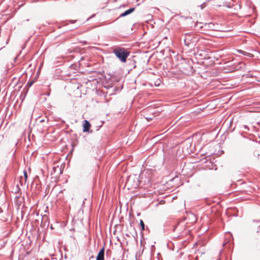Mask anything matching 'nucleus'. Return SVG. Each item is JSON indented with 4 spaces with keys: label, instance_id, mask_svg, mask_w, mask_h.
Here are the masks:
<instances>
[{
    "label": "nucleus",
    "instance_id": "2eb2a0df",
    "mask_svg": "<svg viewBox=\"0 0 260 260\" xmlns=\"http://www.w3.org/2000/svg\"><path fill=\"white\" fill-rule=\"evenodd\" d=\"M23 174H24V178H25V181H26L27 178V174L26 171H23Z\"/></svg>",
    "mask_w": 260,
    "mask_h": 260
},
{
    "label": "nucleus",
    "instance_id": "6ab92c4d",
    "mask_svg": "<svg viewBox=\"0 0 260 260\" xmlns=\"http://www.w3.org/2000/svg\"><path fill=\"white\" fill-rule=\"evenodd\" d=\"M70 21L71 22V23H74L75 21H76V20H70Z\"/></svg>",
    "mask_w": 260,
    "mask_h": 260
},
{
    "label": "nucleus",
    "instance_id": "f8f14e48",
    "mask_svg": "<svg viewBox=\"0 0 260 260\" xmlns=\"http://www.w3.org/2000/svg\"><path fill=\"white\" fill-rule=\"evenodd\" d=\"M140 226L141 228V230L142 231H144L145 230V224H144V222H143V221L141 219L140 221Z\"/></svg>",
    "mask_w": 260,
    "mask_h": 260
},
{
    "label": "nucleus",
    "instance_id": "20e7f679",
    "mask_svg": "<svg viewBox=\"0 0 260 260\" xmlns=\"http://www.w3.org/2000/svg\"><path fill=\"white\" fill-rule=\"evenodd\" d=\"M204 31L208 30H216L217 29L216 26L212 22L204 23Z\"/></svg>",
    "mask_w": 260,
    "mask_h": 260
},
{
    "label": "nucleus",
    "instance_id": "aec40b11",
    "mask_svg": "<svg viewBox=\"0 0 260 260\" xmlns=\"http://www.w3.org/2000/svg\"><path fill=\"white\" fill-rule=\"evenodd\" d=\"M164 202V201H161L159 203H157V204H156V206H157L159 204H161V202Z\"/></svg>",
    "mask_w": 260,
    "mask_h": 260
},
{
    "label": "nucleus",
    "instance_id": "dca6fc26",
    "mask_svg": "<svg viewBox=\"0 0 260 260\" xmlns=\"http://www.w3.org/2000/svg\"><path fill=\"white\" fill-rule=\"evenodd\" d=\"M146 119H147V120L148 121H150V120H151L152 119V118H151V117H146Z\"/></svg>",
    "mask_w": 260,
    "mask_h": 260
},
{
    "label": "nucleus",
    "instance_id": "f03ea898",
    "mask_svg": "<svg viewBox=\"0 0 260 260\" xmlns=\"http://www.w3.org/2000/svg\"><path fill=\"white\" fill-rule=\"evenodd\" d=\"M112 52L116 57L123 63L126 62L127 58L130 54L129 51L122 47L116 48L113 50Z\"/></svg>",
    "mask_w": 260,
    "mask_h": 260
},
{
    "label": "nucleus",
    "instance_id": "39448f33",
    "mask_svg": "<svg viewBox=\"0 0 260 260\" xmlns=\"http://www.w3.org/2000/svg\"><path fill=\"white\" fill-rule=\"evenodd\" d=\"M49 224V222L48 221V218L46 215H44L42 217V221L41 223V226L45 228L46 227H48Z\"/></svg>",
    "mask_w": 260,
    "mask_h": 260
},
{
    "label": "nucleus",
    "instance_id": "423d86ee",
    "mask_svg": "<svg viewBox=\"0 0 260 260\" xmlns=\"http://www.w3.org/2000/svg\"><path fill=\"white\" fill-rule=\"evenodd\" d=\"M91 127L90 122L86 120H84L83 125V132H89V129Z\"/></svg>",
    "mask_w": 260,
    "mask_h": 260
},
{
    "label": "nucleus",
    "instance_id": "a211bd4d",
    "mask_svg": "<svg viewBox=\"0 0 260 260\" xmlns=\"http://www.w3.org/2000/svg\"><path fill=\"white\" fill-rule=\"evenodd\" d=\"M192 216H193V217H194V221H196V220H197V218H196V217L195 215H194V214H192Z\"/></svg>",
    "mask_w": 260,
    "mask_h": 260
},
{
    "label": "nucleus",
    "instance_id": "4468645a",
    "mask_svg": "<svg viewBox=\"0 0 260 260\" xmlns=\"http://www.w3.org/2000/svg\"><path fill=\"white\" fill-rule=\"evenodd\" d=\"M34 83V81H30V82H28L27 83V85L28 86V87H30L32 86V85Z\"/></svg>",
    "mask_w": 260,
    "mask_h": 260
},
{
    "label": "nucleus",
    "instance_id": "f3484780",
    "mask_svg": "<svg viewBox=\"0 0 260 260\" xmlns=\"http://www.w3.org/2000/svg\"><path fill=\"white\" fill-rule=\"evenodd\" d=\"M50 90H49V92H48L46 94L47 95V96H49L50 95Z\"/></svg>",
    "mask_w": 260,
    "mask_h": 260
},
{
    "label": "nucleus",
    "instance_id": "0eeeda50",
    "mask_svg": "<svg viewBox=\"0 0 260 260\" xmlns=\"http://www.w3.org/2000/svg\"><path fill=\"white\" fill-rule=\"evenodd\" d=\"M105 247L103 246L99 251L96 260H104Z\"/></svg>",
    "mask_w": 260,
    "mask_h": 260
},
{
    "label": "nucleus",
    "instance_id": "ddd939ff",
    "mask_svg": "<svg viewBox=\"0 0 260 260\" xmlns=\"http://www.w3.org/2000/svg\"><path fill=\"white\" fill-rule=\"evenodd\" d=\"M206 6V3H203L202 4H201L200 6V7L201 8V9H203Z\"/></svg>",
    "mask_w": 260,
    "mask_h": 260
},
{
    "label": "nucleus",
    "instance_id": "9d476101",
    "mask_svg": "<svg viewBox=\"0 0 260 260\" xmlns=\"http://www.w3.org/2000/svg\"><path fill=\"white\" fill-rule=\"evenodd\" d=\"M57 171L59 172V174L62 173L61 168L60 167H59L58 166L53 167L52 170L51 171V175H52L54 174Z\"/></svg>",
    "mask_w": 260,
    "mask_h": 260
},
{
    "label": "nucleus",
    "instance_id": "4be33fe9",
    "mask_svg": "<svg viewBox=\"0 0 260 260\" xmlns=\"http://www.w3.org/2000/svg\"><path fill=\"white\" fill-rule=\"evenodd\" d=\"M2 212L1 208H0V212Z\"/></svg>",
    "mask_w": 260,
    "mask_h": 260
},
{
    "label": "nucleus",
    "instance_id": "b1692460",
    "mask_svg": "<svg viewBox=\"0 0 260 260\" xmlns=\"http://www.w3.org/2000/svg\"><path fill=\"white\" fill-rule=\"evenodd\" d=\"M217 260H220V259H219V258H218V259H217Z\"/></svg>",
    "mask_w": 260,
    "mask_h": 260
},
{
    "label": "nucleus",
    "instance_id": "1a4fd4ad",
    "mask_svg": "<svg viewBox=\"0 0 260 260\" xmlns=\"http://www.w3.org/2000/svg\"><path fill=\"white\" fill-rule=\"evenodd\" d=\"M135 10V8H129V9L125 11L124 12L122 13L120 15V17H125L130 14H131L132 13H133Z\"/></svg>",
    "mask_w": 260,
    "mask_h": 260
},
{
    "label": "nucleus",
    "instance_id": "6e6552de",
    "mask_svg": "<svg viewBox=\"0 0 260 260\" xmlns=\"http://www.w3.org/2000/svg\"><path fill=\"white\" fill-rule=\"evenodd\" d=\"M196 55L201 57V59H205L206 58L207 52L205 50H198L196 54Z\"/></svg>",
    "mask_w": 260,
    "mask_h": 260
},
{
    "label": "nucleus",
    "instance_id": "5701e85b",
    "mask_svg": "<svg viewBox=\"0 0 260 260\" xmlns=\"http://www.w3.org/2000/svg\"><path fill=\"white\" fill-rule=\"evenodd\" d=\"M51 228L52 229H53V226L51 225Z\"/></svg>",
    "mask_w": 260,
    "mask_h": 260
},
{
    "label": "nucleus",
    "instance_id": "7ed1b4c3",
    "mask_svg": "<svg viewBox=\"0 0 260 260\" xmlns=\"http://www.w3.org/2000/svg\"><path fill=\"white\" fill-rule=\"evenodd\" d=\"M139 180L137 175H130L127 178L125 185L128 188H137L139 186Z\"/></svg>",
    "mask_w": 260,
    "mask_h": 260
},
{
    "label": "nucleus",
    "instance_id": "f257e3e1",
    "mask_svg": "<svg viewBox=\"0 0 260 260\" xmlns=\"http://www.w3.org/2000/svg\"><path fill=\"white\" fill-rule=\"evenodd\" d=\"M199 39L198 36L193 33H185L183 36L184 45L189 49H191L196 46Z\"/></svg>",
    "mask_w": 260,
    "mask_h": 260
},
{
    "label": "nucleus",
    "instance_id": "9b49d317",
    "mask_svg": "<svg viewBox=\"0 0 260 260\" xmlns=\"http://www.w3.org/2000/svg\"><path fill=\"white\" fill-rule=\"evenodd\" d=\"M204 23H202V22H198V23L196 24V26H197L198 28H200V29H202V30H204Z\"/></svg>",
    "mask_w": 260,
    "mask_h": 260
},
{
    "label": "nucleus",
    "instance_id": "412c9836",
    "mask_svg": "<svg viewBox=\"0 0 260 260\" xmlns=\"http://www.w3.org/2000/svg\"><path fill=\"white\" fill-rule=\"evenodd\" d=\"M239 52H240L241 53H242V54H245L244 53V52H244V51H243L240 50V51H239Z\"/></svg>",
    "mask_w": 260,
    "mask_h": 260
}]
</instances>
